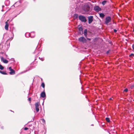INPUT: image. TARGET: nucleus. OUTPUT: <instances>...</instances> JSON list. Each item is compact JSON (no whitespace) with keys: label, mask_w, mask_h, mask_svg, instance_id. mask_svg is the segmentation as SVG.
<instances>
[{"label":"nucleus","mask_w":134,"mask_h":134,"mask_svg":"<svg viewBox=\"0 0 134 134\" xmlns=\"http://www.w3.org/2000/svg\"><path fill=\"white\" fill-rule=\"evenodd\" d=\"M90 7L87 4H85L83 7V10L86 12H88L90 10Z\"/></svg>","instance_id":"1"},{"label":"nucleus","mask_w":134,"mask_h":134,"mask_svg":"<svg viewBox=\"0 0 134 134\" xmlns=\"http://www.w3.org/2000/svg\"><path fill=\"white\" fill-rule=\"evenodd\" d=\"M111 20V18L110 16H108L105 18V23L106 25H108Z\"/></svg>","instance_id":"2"},{"label":"nucleus","mask_w":134,"mask_h":134,"mask_svg":"<svg viewBox=\"0 0 134 134\" xmlns=\"http://www.w3.org/2000/svg\"><path fill=\"white\" fill-rule=\"evenodd\" d=\"M79 19L82 22H86V20L85 17L82 15H80L79 16Z\"/></svg>","instance_id":"3"},{"label":"nucleus","mask_w":134,"mask_h":134,"mask_svg":"<svg viewBox=\"0 0 134 134\" xmlns=\"http://www.w3.org/2000/svg\"><path fill=\"white\" fill-rule=\"evenodd\" d=\"M79 40L80 42L83 43L86 42V39L83 37H81L79 38Z\"/></svg>","instance_id":"4"},{"label":"nucleus","mask_w":134,"mask_h":134,"mask_svg":"<svg viewBox=\"0 0 134 134\" xmlns=\"http://www.w3.org/2000/svg\"><path fill=\"white\" fill-rule=\"evenodd\" d=\"M39 105L40 104L38 102L35 104V109L37 112H38L39 110Z\"/></svg>","instance_id":"5"},{"label":"nucleus","mask_w":134,"mask_h":134,"mask_svg":"<svg viewBox=\"0 0 134 134\" xmlns=\"http://www.w3.org/2000/svg\"><path fill=\"white\" fill-rule=\"evenodd\" d=\"M94 10L97 12H98L101 10V9L99 6H97L94 7Z\"/></svg>","instance_id":"6"},{"label":"nucleus","mask_w":134,"mask_h":134,"mask_svg":"<svg viewBox=\"0 0 134 134\" xmlns=\"http://www.w3.org/2000/svg\"><path fill=\"white\" fill-rule=\"evenodd\" d=\"M33 33V32H31V33H26L25 34V36L27 37H29L31 38H33L34 37L33 36H31V34Z\"/></svg>","instance_id":"7"},{"label":"nucleus","mask_w":134,"mask_h":134,"mask_svg":"<svg viewBox=\"0 0 134 134\" xmlns=\"http://www.w3.org/2000/svg\"><path fill=\"white\" fill-rule=\"evenodd\" d=\"M0 58L1 61L3 62L4 63L7 64L8 63V61L4 59L3 57L1 56Z\"/></svg>","instance_id":"8"},{"label":"nucleus","mask_w":134,"mask_h":134,"mask_svg":"<svg viewBox=\"0 0 134 134\" xmlns=\"http://www.w3.org/2000/svg\"><path fill=\"white\" fill-rule=\"evenodd\" d=\"M93 21V16H90L88 17V21L89 24H90L92 23Z\"/></svg>","instance_id":"9"},{"label":"nucleus","mask_w":134,"mask_h":134,"mask_svg":"<svg viewBox=\"0 0 134 134\" xmlns=\"http://www.w3.org/2000/svg\"><path fill=\"white\" fill-rule=\"evenodd\" d=\"M33 63H32L30 65V66L29 68V69H27L25 72L28 70H29L33 68Z\"/></svg>","instance_id":"10"},{"label":"nucleus","mask_w":134,"mask_h":134,"mask_svg":"<svg viewBox=\"0 0 134 134\" xmlns=\"http://www.w3.org/2000/svg\"><path fill=\"white\" fill-rule=\"evenodd\" d=\"M46 95L44 91L42 92L41 94V97H42L44 98L46 97Z\"/></svg>","instance_id":"11"},{"label":"nucleus","mask_w":134,"mask_h":134,"mask_svg":"<svg viewBox=\"0 0 134 134\" xmlns=\"http://www.w3.org/2000/svg\"><path fill=\"white\" fill-rule=\"evenodd\" d=\"M10 2L9 0H6L5 2V4L6 6H8L10 4Z\"/></svg>","instance_id":"12"},{"label":"nucleus","mask_w":134,"mask_h":134,"mask_svg":"<svg viewBox=\"0 0 134 134\" xmlns=\"http://www.w3.org/2000/svg\"><path fill=\"white\" fill-rule=\"evenodd\" d=\"M83 34L85 37L86 38L87 36V29H85L84 30Z\"/></svg>","instance_id":"13"},{"label":"nucleus","mask_w":134,"mask_h":134,"mask_svg":"<svg viewBox=\"0 0 134 134\" xmlns=\"http://www.w3.org/2000/svg\"><path fill=\"white\" fill-rule=\"evenodd\" d=\"M6 24L5 27V29L6 30H8V27L9 26L8 25L7 23V22H5Z\"/></svg>","instance_id":"14"},{"label":"nucleus","mask_w":134,"mask_h":134,"mask_svg":"<svg viewBox=\"0 0 134 134\" xmlns=\"http://www.w3.org/2000/svg\"><path fill=\"white\" fill-rule=\"evenodd\" d=\"M9 73L10 75H14L15 74V71L14 70L12 69V70L10 71Z\"/></svg>","instance_id":"15"},{"label":"nucleus","mask_w":134,"mask_h":134,"mask_svg":"<svg viewBox=\"0 0 134 134\" xmlns=\"http://www.w3.org/2000/svg\"><path fill=\"white\" fill-rule=\"evenodd\" d=\"M99 15L100 17L102 19H103L105 16V15L102 13H99Z\"/></svg>","instance_id":"16"},{"label":"nucleus","mask_w":134,"mask_h":134,"mask_svg":"<svg viewBox=\"0 0 134 134\" xmlns=\"http://www.w3.org/2000/svg\"><path fill=\"white\" fill-rule=\"evenodd\" d=\"M29 129V128H27V127H25V128H23L21 129V132H22V131L23 130H26Z\"/></svg>","instance_id":"17"},{"label":"nucleus","mask_w":134,"mask_h":134,"mask_svg":"<svg viewBox=\"0 0 134 134\" xmlns=\"http://www.w3.org/2000/svg\"><path fill=\"white\" fill-rule=\"evenodd\" d=\"M0 73L2 74L3 75H7V74L5 72V71H2L0 70Z\"/></svg>","instance_id":"18"},{"label":"nucleus","mask_w":134,"mask_h":134,"mask_svg":"<svg viewBox=\"0 0 134 134\" xmlns=\"http://www.w3.org/2000/svg\"><path fill=\"white\" fill-rule=\"evenodd\" d=\"M78 15L77 14H75L74 15V19H75L77 18Z\"/></svg>","instance_id":"19"},{"label":"nucleus","mask_w":134,"mask_h":134,"mask_svg":"<svg viewBox=\"0 0 134 134\" xmlns=\"http://www.w3.org/2000/svg\"><path fill=\"white\" fill-rule=\"evenodd\" d=\"M107 1H103L102 2V4L103 5H105Z\"/></svg>","instance_id":"20"},{"label":"nucleus","mask_w":134,"mask_h":134,"mask_svg":"<svg viewBox=\"0 0 134 134\" xmlns=\"http://www.w3.org/2000/svg\"><path fill=\"white\" fill-rule=\"evenodd\" d=\"M4 68V67L1 64H0V69L1 70H3Z\"/></svg>","instance_id":"21"},{"label":"nucleus","mask_w":134,"mask_h":134,"mask_svg":"<svg viewBox=\"0 0 134 134\" xmlns=\"http://www.w3.org/2000/svg\"><path fill=\"white\" fill-rule=\"evenodd\" d=\"M41 120L42 123L44 124H45V121L44 119H41Z\"/></svg>","instance_id":"22"},{"label":"nucleus","mask_w":134,"mask_h":134,"mask_svg":"<svg viewBox=\"0 0 134 134\" xmlns=\"http://www.w3.org/2000/svg\"><path fill=\"white\" fill-rule=\"evenodd\" d=\"M83 29L81 27H80L79 28V31H82Z\"/></svg>","instance_id":"23"},{"label":"nucleus","mask_w":134,"mask_h":134,"mask_svg":"<svg viewBox=\"0 0 134 134\" xmlns=\"http://www.w3.org/2000/svg\"><path fill=\"white\" fill-rule=\"evenodd\" d=\"M106 121L108 122H109L110 121V119L109 118H106Z\"/></svg>","instance_id":"24"},{"label":"nucleus","mask_w":134,"mask_h":134,"mask_svg":"<svg viewBox=\"0 0 134 134\" xmlns=\"http://www.w3.org/2000/svg\"><path fill=\"white\" fill-rule=\"evenodd\" d=\"M41 86L43 87V88H44V87H45V85H44V83H42L41 85Z\"/></svg>","instance_id":"25"},{"label":"nucleus","mask_w":134,"mask_h":134,"mask_svg":"<svg viewBox=\"0 0 134 134\" xmlns=\"http://www.w3.org/2000/svg\"><path fill=\"white\" fill-rule=\"evenodd\" d=\"M132 48L133 49V52H134V44H132Z\"/></svg>","instance_id":"26"},{"label":"nucleus","mask_w":134,"mask_h":134,"mask_svg":"<svg viewBox=\"0 0 134 134\" xmlns=\"http://www.w3.org/2000/svg\"><path fill=\"white\" fill-rule=\"evenodd\" d=\"M8 69L10 71H11L13 69H12V67H9Z\"/></svg>","instance_id":"27"},{"label":"nucleus","mask_w":134,"mask_h":134,"mask_svg":"<svg viewBox=\"0 0 134 134\" xmlns=\"http://www.w3.org/2000/svg\"><path fill=\"white\" fill-rule=\"evenodd\" d=\"M128 90L127 88H126L124 90V91L127 92L128 91Z\"/></svg>","instance_id":"28"},{"label":"nucleus","mask_w":134,"mask_h":134,"mask_svg":"<svg viewBox=\"0 0 134 134\" xmlns=\"http://www.w3.org/2000/svg\"><path fill=\"white\" fill-rule=\"evenodd\" d=\"M32 126V125H31V124H30V125H27V126L30 127V126Z\"/></svg>","instance_id":"29"},{"label":"nucleus","mask_w":134,"mask_h":134,"mask_svg":"<svg viewBox=\"0 0 134 134\" xmlns=\"http://www.w3.org/2000/svg\"><path fill=\"white\" fill-rule=\"evenodd\" d=\"M114 32L116 33L117 32V30L116 29H114Z\"/></svg>","instance_id":"30"},{"label":"nucleus","mask_w":134,"mask_h":134,"mask_svg":"<svg viewBox=\"0 0 134 134\" xmlns=\"http://www.w3.org/2000/svg\"><path fill=\"white\" fill-rule=\"evenodd\" d=\"M134 55V54L133 53H131L130 55V56H133Z\"/></svg>","instance_id":"31"},{"label":"nucleus","mask_w":134,"mask_h":134,"mask_svg":"<svg viewBox=\"0 0 134 134\" xmlns=\"http://www.w3.org/2000/svg\"><path fill=\"white\" fill-rule=\"evenodd\" d=\"M29 101H30V102L31 101V98H29L28 99Z\"/></svg>","instance_id":"32"},{"label":"nucleus","mask_w":134,"mask_h":134,"mask_svg":"<svg viewBox=\"0 0 134 134\" xmlns=\"http://www.w3.org/2000/svg\"><path fill=\"white\" fill-rule=\"evenodd\" d=\"M87 40H91V39L89 38H87Z\"/></svg>","instance_id":"33"},{"label":"nucleus","mask_w":134,"mask_h":134,"mask_svg":"<svg viewBox=\"0 0 134 134\" xmlns=\"http://www.w3.org/2000/svg\"><path fill=\"white\" fill-rule=\"evenodd\" d=\"M23 10H22L21 11H20V13H19L18 14H19L20 13H21V12H22V11H23Z\"/></svg>","instance_id":"34"},{"label":"nucleus","mask_w":134,"mask_h":134,"mask_svg":"<svg viewBox=\"0 0 134 134\" xmlns=\"http://www.w3.org/2000/svg\"><path fill=\"white\" fill-rule=\"evenodd\" d=\"M109 52V51H107V53L108 54V53Z\"/></svg>","instance_id":"35"},{"label":"nucleus","mask_w":134,"mask_h":134,"mask_svg":"<svg viewBox=\"0 0 134 134\" xmlns=\"http://www.w3.org/2000/svg\"><path fill=\"white\" fill-rule=\"evenodd\" d=\"M109 99L110 100H113V99H112V98H110Z\"/></svg>","instance_id":"36"},{"label":"nucleus","mask_w":134,"mask_h":134,"mask_svg":"<svg viewBox=\"0 0 134 134\" xmlns=\"http://www.w3.org/2000/svg\"><path fill=\"white\" fill-rule=\"evenodd\" d=\"M4 7V5H2V8H3Z\"/></svg>","instance_id":"37"},{"label":"nucleus","mask_w":134,"mask_h":134,"mask_svg":"<svg viewBox=\"0 0 134 134\" xmlns=\"http://www.w3.org/2000/svg\"><path fill=\"white\" fill-rule=\"evenodd\" d=\"M4 11L3 10V9H2V12H3Z\"/></svg>","instance_id":"38"},{"label":"nucleus","mask_w":134,"mask_h":134,"mask_svg":"<svg viewBox=\"0 0 134 134\" xmlns=\"http://www.w3.org/2000/svg\"><path fill=\"white\" fill-rule=\"evenodd\" d=\"M27 124H26L24 126H25Z\"/></svg>","instance_id":"39"},{"label":"nucleus","mask_w":134,"mask_h":134,"mask_svg":"<svg viewBox=\"0 0 134 134\" xmlns=\"http://www.w3.org/2000/svg\"><path fill=\"white\" fill-rule=\"evenodd\" d=\"M43 60H44L43 59H42V61H43Z\"/></svg>","instance_id":"40"},{"label":"nucleus","mask_w":134,"mask_h":134,"mask_svg":"<svg viewBox=\"0 0 134 134\" xmlns=\"http://www.w3.org/2000/svg\"><path fill=\"white\" fill-rule=\"evenodd\" d=\"M34 82V79H33V83Z\"/></svg>","instance_id":"41"},{"label":"nucleus","mask_w":134,"mask_h":134,"mask_svg":"<svg viewBox=\"0 0 134 134\" xmlns=\"http://www.w3.org/2000/svg\"><path fill=\"white\" fill-rule=\"evenodd\" d=\"M2 129H3V127H2Z\"/></svg>","instance_id":"42"},{"label":"nucleus","mask_w":134,"mask_h":134,"mask_svg":"<svg viewBox=\"0 0 134 134\" xmlns=\"http://www.w3.org/2000/svg\"><path fill=\"white\" fill-rule=\"evenodd\" d=\"M133 32H134V29H133Z\"/></svg>","instance_id":"43"},{"label":"nucleus","mask_w":134,"mask_h":134,"mask_svg":"<svg viewBox=\"0 0 134 134\" xmlns=\"http://www.w3.org/2000/svg\"><path fill=\"white\" fill-rule=\"evenodd\" d=\"M6 56H7V55H6Z\"/></svg>","instance_id":"44"}]
</instances>
